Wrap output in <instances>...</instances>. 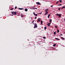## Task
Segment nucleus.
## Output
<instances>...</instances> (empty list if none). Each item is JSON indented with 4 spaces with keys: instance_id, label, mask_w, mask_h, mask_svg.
<instances>
[{
    "instance_id": "6e6552de",
    "label": "nucleus",
    "mask_w": 65,
    "mask_h": 65,
    "mask_svg": "<svg viewBox=\"0 0 65 65\" xmlns=\"http://www.w3.org/2000/svg\"><path fill=\"white\" fill-rule=\"evenodd\" d=\"M24 10L25 11H28V9L27 8H26Z\"/></svg>"
},
{
    "instance_id": "f8f14e48",
    "label": "nucleus",
    "mask_w": 65,
    "mask_h": 65,
    "mask_svg": "<svg viewBox=\"0 0 65 65\" xmlns=\"http://www.w3.org/2000/svg\"><path fill=\"white\" fill-rule=\"evenodd\" d=\"M42 23H43V22H42V21H41V24L42 25H43V24H42Z\"/></svg>"
},
{
    "instance_id": "a18cd8bd",
    "label": "nucleus",
    "mask_w": 65,
    "mask_h": 65,
    "mask_svg": "<svg viewBox=\"0 0 65 65\" xmlns=\"http://www.w3.org/2000/svg\"><path fill=\"white\" fill-rule=\"evenodd\" d=\"M64 34H65V32H64Z\"/></svg>"
},
{
    "instance_id": "6ab92c4d",
    "label": "nucleus",
    "mask_w": 65,
    "mask_h": 65,
    "mask_svg": "<svg viewBox=\"0 0 65 65\" xmlns=\"http://www.w3.org/2000/svg\"><path fill=\"white\" fill-rule=\"evenodd\" d=\"M57 33H59V30H57Z\"/></svg>"
},
{
    "instance_id": "a19ab883",
    "label": "nucleus",
    "mask_w": 65,
    "mask_h": 65,
    "mask_svg": "<svg viewBox=\"0 0 65 65\" xmlns=\"http://www.w3.org/2000/svg\"><path fill=\"white\" fill-rule=\"evenodd\" d=\"M34 21H35V20H34V21H33V22H34Z\"/></svg>"
},
{
    "instance_id": "79ce46f5",
    "label": "nucleus",
    "mask_w": 65,
    "mask_h": 65,
    "mask_svg": "<svg viewBox=\"0 0 65 65\" xmlns=\"http://www.w3.org/2000/svg\"><path fill=\"white\" fill-rule=\"evenodd\" d=\"M31 20H32V18H31Z\"/></svg>"
},
{
    "instance_id": "dca6fc26",
    "label": "nucleus",
    "mask_w": 65,
    "mask_h": 65,
    "mask_svg": "<svg viewBox=\"0 0 65 65\" xmlns=\"http://www.w3.org/2000/svg\"><path fill=\"white\" fill-rule=\"evenodd\" d=\"M61 37V38H62V39H64V40H65V38L62 37Z\"/></svg>"
},
{
    "instance_id": "393cba45",
    "label": "nucleus",
    "mask_w": 65,
    "mask_h": 65,
    "mask_svg": "<svg viewBox=\"0 0 65 65\" xmlns=\"http://www.w3.org/2000/svg\"><path fill=\"white\" fill-rule=\"evenodd\" d=\"M56 44H54L53 45V46H56Z\"/></svg>"
},
{
    "instance_id": "473e14b6",
    "label": "nucleus",
    "mask_w": 65,
    "mask_h": 65,
    "mask_svg": "<svg viewBox=\"0 0 65 65\" xmlns=\"http://www.w3.org/2000/svg\"><path fill=\"white\" fill-rule=\"evenodd\" d=\"M51 24V23H48V24Z\"/></svg>"
},
{
    "instance_id": "f3484780",
    "label": "nucleus",
    "mask_w": 65,
    "mask_h": 65,
    "mask_svg": "<svg viewBox=\"0 0 65 65\" xmlns=\"http://www.w3.org/2000/svg\"><path fill=\"white\" fill-rule=\"evenodd\" d=\"M56 32H55V31L54 32V35H56Z\"/></svg>"
},
{
    "instance_id": "a211bd4d",
    "label": "nucleus",
    "mask_w": 65,
    "mask_h": 65,
    "mask_svg": "<svg viewBox=\"0 0 65 65\" xmlns=\"http://www.w3.org/2000/svg\"><path fill=\"white\" fill-rule=\"evenodd\" d=\"M55 39H56V40H59V39H58V38H55Z\"/></svg>"
},
{
    "instance_id": "412c9836",
    "label": "nucleus",
    "mask_w": 65,
    "mask_h": 65,
    "mask_svg": "<svg viewBox=\"0 0 65 65\" xmlns=\"http://www.w3.org/2000/svg\"><path fill=\"white\" fill-rule=\"evenodd\" d=\"M44 29H46V28H46V27H44Z\"/></svg>"
},
{
    "instance_id": "4be33fe9",
    "label": "nucleus",
    "mask_w": 65,
    "mask_h": 65,
    "mask_svg": "<svg viewBox=\"0 0 65 65\" xmlns=\"http://www.w3.org/2000/svg\"><path fill=\"white\" fill-rule=\"evenodd\" d=\"M33 14H34V15H35L36 14H35V13L34 12L33 13Z\"/></svg>"
},
{
    "instance_id": "c756f323",
    "label": "nucleus",
    "mask_w": 65,
    "mask_h": 65,
    "mask_svg": "<svg viewBox=\"0 0 65 65\" xmlns=\"http://www.w3.org/2000/svg\"><path fill=\"white\" fill-rule=\"evenodd\" d=\"M55 28H58V27H57V26H55Z\"/></svg>"
},
{
    "instance_id": "9d476101",
    "label": "nucleus",
    "mask_w": 65,
    "mask_h": 65,
    "mask_svg": "<svg viewBox=\"0 0 65 65\" xmlns=\"http://www.w3.org/2000/svg\"><path fill=\"white\" fill-rule=\"evenodd\" d=\"M45 11H48V9H46L45 10Z\"/></svg>"
},
{
    "instance_id": "4c0bfd02",
    "label": "nucleus",
    "mask_w": 65,
    "mask_h": 65,
    "mask_svg": "<svg viewBox=\"0 0 65 65\" xmlns=\"http://www.w3.org/2000/svg\"><path fill=\"white\" fill-rule=\"evenodd\" d=\"M40 13V14H41V13H42V12H41V13Z\"/></svg>"
},
{
    "instance_id": "4468645a",
    "label": "nucleus",
    "mask_w": 65,
    "mask_h": 65,
    "mask_svg": "<svg viewBox=\"0 0 65 65\" xmlns=\"http://www.w3.org/2000/svg\"><path fill=\"white\" fill-rule=\"evenodd\" d=\"M19 9H20V10H22V9H23L22 8H19Z\"/></svg>"
},
{
    "instance_id": "c03bdc74",
    "label": "nucleus",
    "mask_w": 65,
    "mask_h": 65,
    "mask_svg": "<svg viewBox=\"0 0 65 65\" xmlns=\"http://www.w3.org/2000/svg\"><path fill=\"white\" fill-rule=\"evenodd\" d=\"M40 14V13H39Z\"/></svg>"
},
{
    "instance_id": "c9c22d12",
    "label": "nucleus",
    "mask_w": 65,
    "mask_h": 65,
    "mask_svg": "<svg viewBox=\"0 0 65 65\" xmlns=\"http://www.w3.org/2000/svg\"><path fill=\"white\" fill-rule=\"evenodd\" d=\"M35 24H36V23H32V24H33V25H34V24H35Z\"/></svg>"
},
{
    "instance_id": "f03ea898",
    "label": "nucleus",
    "mask_w": 65,
    "mask_h": 65,
    "mask_svg": "<svg viewBox=\"0 0 65 65\" xmlns=\"http://www.w3.org/2000/svg\"><path fill=\"white\" fill-rule=\"evenodd\" d=\"M56 15H57V16H59V18H60V17H61V14H56Z\"/></svg>"
},
{
    "instance_id": "f704fd0d",
    "label": "nucleus",
    "mask_w": 65,
    "mask_h": 65,
    "mask_svg": "<svg viewBox=\"0 0 65 65\" xmlns=\"http://www.w3.org/2000/svg\"><path fill=\"white\" fill-rule=\"evenodd\" d=\"M37 18V17H36L35 18V19H36Z\"/></svg>"
},
{
    "instance_id": "2f4dec72",
    "label": "nucleus",
    "mask_w": 65,
    "mask_h": 65,
    "mask_svg": "<svg viewBox=\"0 0 65 65\" xmlns=\"http://www.w3.org/2000/svg\"><path fill=\"white\" fill-rule=\"evenodd\" d=\"M53 5H51V7H53Z\"/></svg>"
},
{
    "instance_id": "a878e982",
    "label": "nucleus",
    "mask_w": 65,
    "mask_h": 65,
    "mask_svg": "<svg viewBox=\"0 0 65 65\" xmlns=\"http://www.w3.org/2000/svg\"><path fill=\"white\" fill-rule=\"evenodd\" d=\"M13 8H11L10 9V10H13Z\"/></svg>"
},
{
    "instance_id": "39448f33",
    "label": "nucleus",
    "mask_w": 65,
    "mask_h": 65,
    "mask_svg": "<svg viewBox=\"0 0 65 65\" xmlns=\"http://www.w3.org/2000/svg\"><path fill=\"white\" fill-rule=\"evenodd\" d=\"M37 4V5H40V3L39 2H37L36 3Z\"/></svg>"
},
{
    "instance_id": "423d86ee",
    "label": "nucleus",
    "mask_w": 65,
    "mask_h": 65,
    "mask_svg": "<svg viewBox=\"0 0 65 65\" xmlns=\"http://www.w3.org/2000/svg\"><path fill=\"white\" fill-rule=\"evenodd\" d=\"M21 17H22V18H23L24 17V15L21 14Z\"/></svg>"
},
{
    "instance_id": "b1692460",
    "label": "nucleus",
    "mask_w": 65,
    "mask_h": 65,
    "mask_svg": "<svg viewBox=\"0 0 65 65\" xmlns=\"http://www.w3.org/2000/svg\"><path fill=\"white\" fill-rule=\"evenodd\" d=\"M47 25L49 26H51V24H48Z\"/></svg>"
},
{
    "instance_id": "2eb2a0df",
    "label": "nucleus",
    "mask_w": 65,
    "mask_h": 65,
    "mask_svg": "<svg viewBox=\"0 0 65 65\" xmlns=\"http://www.w3.org/2000/svg\"><path fill=\"white\" fill-rule=\"evenodd\" d=\"M59 1L60 2V3H61V2H62V1L61 0H60Z\"/></svg>"
},
{
    "instance_id": "49530a36",
    "label": "nucleus",
    "mask_w": 65,
    "mask_h": 65,
    "mask_svg": "<svg viewBox=\"0 0 65 65\" xmlns=\"http://www.w3.org/2000/svg\"><path fill=\"white\" fill-rule=\"evenodd\" d=\"M60 36H61V35H59Z\"/></svg>"
},
{
    "instance_id": "58836bf2",
    "label": "nucleus",
    "mask_w": 65,
    "mask_h": 65,
    "mask_svg": "<svg viewBox=\"0 0 65 65\" xmlns=\"http://www.w3.org/2000/svg\"><path fill=\"white\" fill-rule=\"evenodd\" d=\"M34 22V21H32L31 22H32V23H33Z\"/></svg>"
},
{
    "instance_id": "ddd939ff",
    "label": "nucleus",
    "mask_w": 65,
    "mask_h": 65,
    "mask_svg": "<svg viewBox=\"0 0 65 65\" xmlns=\"http://www.w3.org/2000/svg\"><path fill=\"white\" fill-rule=\"evenodd\" d=\"M65 8V6H63L61 9H63V8Z\"/></svg>"
},
{
    "instance_id": "7ed1b4c3",
    "label": "nucleus",
    "mask_w": 65,
    "mask_h": 65,
    "mask_svg": "<svg viewBox=\"0 0 65 65\" xmlns=\"http://www.w3.org/2000/svg\"><path fill=\"white\" fill-rule=\"evenodd\" d=\"M34 28H37V24H35L34 25Z\"/></svg>"
},
{
    "instance_id": "cd10ccee",
    "label": "nucleus",
    "mask_w": 65,
    "mask_h": 65,
    "mask_svg": "<svg viewBox=\"0 0 65 65\" xmlns=\"http://www.w3.org/2000/svg\"><path fill=\"white\" fill-rule=\"evenodd\" d=\"M44 39H46V38L44 37H43Z\"/></svg>"
},
{
    "instance_id": "0eeeda50",
    "label": "nucleus",
    "mask_w": 65,
    "mask_h": 65,
    "mask_svg": "<svg viewBox=\"0 0 65 65\" xmlns=\"http://www.w3.org/2000/svg\"><path fill=\"white\" fill-rule=\"evenodd\" d=\"M48 12H46L45 13V14H44V15H46L47 14V13H48Z\"/></svg>"
},
{
    "instance_id": "bb28decb",
    "label": "nucleus",
    "mask_w": 65,
    "mask_h": 65,
    "mask_svg": "<svg viewBox=\"0 0 65 65\" xmlns=\"http://www.w3.org/2000/svg\"><path fill=\"white\" fill-rule=\"evenodd\" d=\"M35 15V16H36V17H37V14H36Z\"/></svg>"
},
{
    "instance_id": "1a4fd4ad",
    "label": "nucleus",
    "mask_w": 65,
    "mask_h": 65,
    "mask_svg": "<svg viewBox=\"0 0 65 65\" xmlns=\"http://www.w3.org/2000/svg\"><path fill=\"white\" fill-rule=\"evenodd\" d=\"M50 15H51V14H49L48 15V18H50Z\"/></svg>"
},
{
    "instance_id": "7c9ffc66",
    "label": "nucleus",
    "mask_w": 65,
    "mask_h": 65,
    "mask_svg": "<svg viewBox=\"0 0 65 65\" xmlns=\"http://www.w3.org/2000/svg\"><path fill=\"white\" fill-rule=\"evenodd\" d=\"M17 6H15V9H17Z\"/></svg>"
},
{
    "instance_id": "e433bc0d",
    "label": "nucleus",
    "mask_w": 65,
    "mask_h": 65,
    "mask_svg": "<svg viewBox=\"0 0 65 65\" xmlns=\"http://www.w3.org/2000/svg\"><path fill=\"white\" fill-rule=\"evenodd\" d=\"M60 35H61V36L63 35L62 34H61Z\"/></svg>"
},
{
    "instance_id": "c85d7f7f",
    "label": "nucleus",
    "mask_w": 65,
    "mask_h": 65,
    "mask_svg": "<svg viewBox=\"0 0 65 65\" xmlns=\"http://www.w3.org/2000/svg\"><path fill=\"white\" fill-rule=\"evenodd\" d=\"M60 5H62V4H60L59 5H58V6H60Z\"/></svg>"
},
{
    "instance_id": "aec40b11",
    "label": "nucleus",
    "mask_w": 65,
    "mask_h": 65,
    "mask_svg": "<svg viewBox=\"0 0 65 65\" xmlns=\"http://www.w3.org/2000/svg\"><path fill=\"white\" fill-rule=\"evenodd\" d=\"M58 3H59V1H58L56 3V4H57Z\"/></svg>"
},
{
    "instance_id": "ea45409f",
    "label": "nucleus",
    "mask_w": 65,
    "mask_h": 65,
    "mask_svg": "<svg viewBox=\"0 0 65 65\" xmlns=\"http://www.w3.org/2000/svg\"><path fill=\"white\" fill-rule=\"evenodd\" d=\"M38 14H40V13H38Z\"/></svg>"
},
{
    "instance_id": "37998d69",
    "label": "nucleus",
    "mask_w": 65,
    "mask_h": 65,
    "mask_svg": "<svg viewBox=\"0 0 65 65\" xmlns=\"http://www.w3.org/2000/svg\"><path fill=\"white\" fill-rule=\"evenodd\" d=\"M12 16H13V14H12Z\"/></svg>"
},
{
    "instance_id": "72a5a7b5",
    "label": "nucleus",
    "mask_w": 65,
    "mask_h": 65,
    "mask_svg": "<svg viewBox=\"0 0 65 65\" xmlns=\"http://www.w3.org/2000/svg\"><path fill=\"white\" fill-rule=\"evenodd\" d=\"M60 10V8H59V9H58V10Z\"/></svg>"
},
{
    "instance_id": "9b49d317",
    "label": "nucleus",
    "mask_w": 65,
    "mask_h": 65,
    "mask_svg": "<svg viewBox=\"0 0 65 65\" xmlns=\"http://www.w3.org/2000/svg\"><path fill=\"white\" fill-rule=\"evenodd\" d=\"M32 9H37V8H34Z\"/></svg>"
},
{
    "instance_id": "20e7f679",
    "label": "nucleus",
    "mask_w": 65,
    "mask_h": 65,
    "mask_svg": "<svg viewBox=\"0 0 65 65\" xmlns=\"http://www.w3.org/2000/svg\"><path fill=\"white\" fill-rule=\"evenodd\" d=\"M38 21L37 20V22H40V18H38Z\"/></svg>"
},
{
    "instance_id": "f257e3e1",
    "label": "nucleus",
    "mask_w": 65,
    "mask_h": 65,
    "mask_svg": "<svg viewBox=\"0 0 65 65\" xmlns=\"http://www.w3.org/2000/svg\"><path fill=\"white\" fill-rule=\"evenodd\" d=\"M11 12L12 14H15V15H16V14H17V11H15V12L11 11Z\"/></svg>"
},
{
    "instance_id": "5701e85b",
    "label": "nucleus",
    "mask_w": 65,
    "mask_h": 65,
    "mask_svg": "<svg viewBox=\"0 0 65 65\" xmlns=\"http://www.w3.org/2000/svg\"><path fill=\"white\" fill-rule=\"evenodd\" d=\"M50 22H51V23H52V20L51 19L50 20Z\"/></svg>"
}]
</instances>
